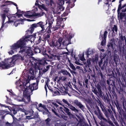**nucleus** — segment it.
I'll use <instances>...</instances> for the list:
<instances>
[{
    "label": "nucleus",
    "mask_w": 126,
    "mask_h": 126,
    "mask_svg": "<svg viewBox=\"0 0 126 126\" xmlns=\"http://www.w3.org/2000/svg\"><path fill=\"white\" fill-rule=\"evenodd\" d=\"M62 40L61 38H59L58 41L54 39H51L49 41L48 43L50 46L52 47H60L61 46V42Z\"/></svg>",
    "instance_id": "6e6552de"
},
{
    "label": "nucleus",
    "mask_w": 126,
    "mask_h": 126,
    "mask_svg": "<svg viewBox=\"0 0 126 126\" xmlns=\"http://www.w3.org/2000/svg\"><path fill=\"white\" fill-rule=\"evenodd\" d=\"M34 48H33V50L34 51L35 53H39L40 52V50L38 47H34Z\"/></svg>",
    "instance_id": "f704fd0d"
},
{
    "label": "nucleus",
    "mask_w": 126,
    "mask_h": 126,
    "mask_svg": "<svg viewBox=\"0 0 126 126\" xmlns=\"http://www.w3.org/2000/svg\"><path fill=\"white\" fill-rule=\"evenodd\" d=\"M64 1L63 0H61L60 2L59 3V5H63L64 4Z\"/></svg>",
    "instance_id": "774afa93"
},
{
    "label": "nucleus",
    "mask_w": 126,
    "mask_h": 126,
    "mask_svg": "<svg viewBox=\"0 0 126 126\" xmlns=\"http://www.w3.org/2000/svg\"><path fill=\"white\" fill-rule=\"evenodd\" d=\"M104 121L102 124V125H101V126H110L109 125L111 126H115L111 120H108L106 119H104Z\"/></svg>",
    "instance_id": "6ab92c4d"
},
{
    "label": "nucleus",
    "mask_w": 126,
    "mask_h": 126,
    "mask_svg": "<svg viewBox=\"0 0 126 126\" xmlns=\"http://www.w3.org/2000/svg\"><path fill=\"white\" fill-rule=\"evenodd\" d=\"M74 103L75 105L79 107L83 111H84L85 109V106L83 105L80 102H79L78 100L76 99L74 100Z\"/></svg>",
    "instance_id": "a211bd4d"
},
{
    "label": "nucleus",
    "mask_w": 126,
    "mask_h": 126,
    "mask_svg": "<svg viewBox=\"0 0 126 126\" xmlns=\"http://www.w3.org/2000/svg\"><path fill=\"white\" fill-rule=\"evenodd\" d=\"M6 9L3 10V12L4 13H8L9 12V10L7 8H6L7 7H6L5 6Z\"/></svg>",
    "instance_id": "69168bd1"
},
{
    "label": "nucleus",
    "mask_w": 126,
    "mask_h": 126,
    "mask_svg": "<svg viewBox=\"0 0 126 126\" xmlns=\"http://www.w3.org/2000/svg\"><path fill=\"white\" fill-rule=\"evenodd\" d=\"M46 63L47 64V62L46 61H44L43 62L42 61L37 62L34 64V67L36 69H38L39 70H40L41 67L42 66L44 65Z\"/></svg>",
    "instance_id": "f3484780"
},
{
    "label": "nucleus",
    "mask_w": 126,
    "mask_h": 126,
    "mask_svg": "<svg viewBox=\"0 0 126 126\" xmlns=\"http://www.w3.org/2000/svg\"><path fill=\"white\" fill-rule=\"evenodd\" d=\"M47 56L50 60H51L54 59V55L53 54L49 56L48 55V56Z\"/></svg>",
    "instance_id": "8fccbe9b"
},
{
    "label": "nucleus",
    "mask_w": 126,
    "mask_h": 126,
    "mask_svg": "<svg viewBox=\"0 0 126 126\" xmlns=\"http://www.w3.org/2000/svg\"><path fill=\"white\" fill-rule=\"evenodd\" d=\"M47 86L48 89L50 90L52 93H54L56 94L57 93L56 91L58 92H59L58 91H56L54 92V91L52 90V88H51V86H49V85L48 86V85H47Z\"/></svg>",
    "instance_id": "a19ab883"
},
{
    "label": "nucleus",
    "mask_w": 126,
    "mask_h": 126,
    "mask_svg": "<svg viewBox=\"0 0 126 126\" xmlns=\"http://www.w3.org/2000/svg\"><path fill=\"white\" fill-rule=\"evenodd\" d=\"M15 14H16V16H18V17L22 16H23L22 14H18V13H16Z\"/></svg>",
    "instance_id": "0e129e2a"
},
{
    "label": "nucleus",
    "mask_w": 126,
    "mask_h": 126,
    "mask_svg": "<svg viewBox=\"0 0 126 126\" xmlns=\"http://www.w3.org/2000/svg\"><path fill=\"white\" fill-rule=\"evenodd\" d=\"M66 19V18H63L62 17H60L58 19V21L60 23L61 26L63 27L64 26V24L63 23L64 22L63 19H64V20L65 21Z\"/></svg>",
    "instance_id": "bb28decb"
},
{
    "label": "nucleus",
    "mask_w": 126,
    "mask_h": 126,
    "mask_svg": "<svg viewBox=\"0 0 126 126\" xmlns=\"http://www.w3.org/2000/svg\"><path fill=\"white\" fill-rule=\"evenodd\" d=\"M5 0H4L3 1H2V3L3 4V3H4V4H2V5L1 6V8H3V7L4 6H6V7H7V6L8 5H9L10 4H8L7 3H9V2H7L6 3V1H5Z\"/></svg>",
    "instance_id": "473e14b6"
},
{
    "label": "nucleus",
    "mask_w": 126,
    "mask_h": 126,
    "mask_svg": "<svg viewBox=\"0 0 126 126\" xmlns=\"http://www.w3.org/2000/svg\"><path fill=\"white\" fill-rule=\"evenodd\" d=\"M35 5L36 6H37L40 9H42L43 8V7L44 6V5L43 4H42V5L39 4L38 3V2L37 1H36V2L35 3Z\"/></svg>",
    "instance_id": "7c9ffc66"
},
{
    "label": "nucleus",
    "mask_w": 126,
    "mask_h": 126,
    "mask_svg": "<svg viewBox=\"0 0 126 126\" xmlns=\"http://www.w3.org/2000/svg\"><path fill=\"white\" fill-rule=\"evenodd\" d=\"M51 120V119L48 118L45 120V121L46 122V125L47 126H50V122Z\"/></svg>",
    "instance_id": "e433bc0d"
},
{
    "label": "nucleus",
    "mask_w": 126,
    "mask_h": 126,
    "mask_svg": "<svg viewBox=\"0 0 126 126\" xmlns=\"http://www.w3.org/2000/svg\"><path fill=\"white\" fill-rule=\"evenodd\" d=\"M73 81L72 82V84L73 85H75L77 84V82L75 78L74 77L73 78Z\"/></svg>",
    "instance_id": "6e6d98bb"
},
{
    "label": "nucleus",
    "mask_w": 126,
    "mask_h": 126,
    "mask_svg": "<svg viewBox=\"0 0 126 126\" xmlns=\"http://www.w3.org/2000/svg\"><path fill=\"white\" fill-rule=\"evenodd\" d=\"M102 111L105 114V115L107 118L111 117L113 116L112 112L110 108L108 107L107 108L105 107L102 104L100 106Z\"/></svg>",
    "instance_id": "423d86ee"
},
{
    "label": "nucleus",
    "mask_w": 126,
    "mask_h": 126,
    "mask_svg": "<svg viewBox=\"0 0 126 126\" xmlns=\"http://www.w3.org/2000/svg\"><path fill=\"white\" fill-rule=\"evenodd\" d=\"M108 33V32L107 31H106L104 32L103 35L101 34H100L99 36L100 37H101L102 38L101 45L102 46H104L105 45L107 36Z\"/></svg>",
    "instance_id": "2eb2a0df"
},
{
    "label": "nucleus",
    "mask_w": 126,
    "mask_h": 126,
    "mask_svg": "<svg viewBox=\"0 0 126 126\" xmlns=\"http://www.w3.org/2000/svg\"><path fill=\"white\" fill-rule=\"evenodd\" d=\"M6 16H7L8 19V21L9 23H13L14 22V21L16 20V14H10L8 15L7 13Z\"/></svg>",
    "instance_id": "dca6fc26"
},
{
    "label": "nucleus",
    "mask_w": 126,
    "mask_h": 126,
    "mask_svg": "<svg viewBox=\"0 0 126 126\" xmlns=\"http://www.w3.org/2000/svg\"><path fill=\"white\" fill-rule=\"evenodd\" d=\"M91 95L93 99L94 100H95V101L96 100V98L93 93H92L91 94Z\"/></svg>",
    "instance_id": "052dcab7"
},
{
    "label": "nucleus",
    "mask_w": 126,
    "mask_h": 126,
    "mask_svg": "<svg viewBox=\"0 0 126 126\" xmlns=\"http://www.w3.org/2000/svg\"><path fill=\"white\" fill-rule=\"evenodd\" d=\"M6 14L4 13L1 15V17L2 19L3 23H4L6 18Z\"/></svg>",
    "instance_id": "37998d69"
},
{
    "label": "nucleus",
    "mask_w": 126,
    "mask_h": 126,
    "mask_svg": "<svg viewBox=\"0 0 126 126\" xmlns=\"http://www.w3.org/2000/svg\"><path fill=\"white\" fill-rule=\"evenodd\" d=\"M63 102L67 104L68 106V107L69 108L71 109L72 111H73L76 113H78L79 112V110L77 109L76 108L73 106L71 104L69 103L67 101L64 99H63L62 100Z\"/></svg>",
    "instance_id": "4468645a"
},
{
    "label": "nucleus",
    "mask_w": 126,
    "mask_h": 126,
    "mask_svg": "<svg viewBox=\"0 0 126 126\" xmlns=\"http://www.w3.org/2000/svg\"><path fill=\"white\" fill-rule=\"evenodd\" d=\"M54 21L53 19L51 18H50L48 19L46 21V23L45 25H46L47 23V22H48V24L49 26L47 27V28L46 29V32L47 33L50 34L51 33V29L52 28V25L53 23V21Z\"/></svg>",
    "instance_id": "9b49d317"
},
{
    "label": "nucleus",
    "mask_w": 126,
    "mask_h": 126,
    "mask_svg": "<svg viewBox=\"0 0 126 126\" xmlns=\"http://www.w3.org/2000/svg\"><path fill=\"white\" fill-rule=\"evenodd\" d=\"M44 26L45 25L44 24L43 22L42 21H40L37 23L33 24L30 28L31 33H32L33 32L34 28L39 27H40L41 28L42 30L44 31L45 30Z\"/></svg>",
    "instance_id": "1a4fd4ad"
},
{
    "label": "nucleus",
    "mask_w": 126,
    "mask_h": 126,
    "mask_svg": "<svg viewBox=\"0 0 126 126\" xmlns=\"http://www.w3.org/2000/svg\"><path fill=\"white\" fill-rule=\"evenodd\" d=\"M114 104L118 111L120 115H119V118L122 120V122H124V121L122 118V115L123 117L126 119V114H125L124 110L123 109L122 105L119 103V101L117 100V98L113 99Z\"/></svg>",
    "instance_id": "39448f33"
},
{
    "label": "nucleus",
    "mask_w": 126,
    "mask_h": 126,
    "mask_svg": "<svg viewBox=\"0 0 126 126\" xmlns=\"http://www.w3.org/2000/svg\"><path fill=\"white\" fill-rule=\"evenodd\" d=\"M33 48L30 47H25L21 50H20L19 52L22 53L25 52L28 56H32L33 55Z\"/></svg>",
    "instance_id": "9d476101"
},
{
    "label": "nucleus",
    "mask_w": 126,
    "mask_h": 126,
    "mask_svg": "<svg viewBox=\"0 0 126 126\" xmlns=\"http://www.w3.org/2000/svg\"><path fill=\"white\" fill-rule=\"evenodd\" d=\"M70 66L71 69L74 71L76 70V68L73 64L70 63Z\"/></svg>",
    "instance_id": "49530a36"
},
{
    "label": "nucleus",
    "mask_w": 126,
    "mask_h": 126,
    "mask_svg": "<svg viewBox=\"0 0 126 126\" xmlns=\"http://www.w3.org/2000/svg\"><path fill=\"white\" fill-rule=\"evenodd\" d=\"M119 41L120 43L122 44V42H123L124 41V42L126 41V37L125 35H123V34L122 32L119 33Z\"/></svg>",
    "instance_id": "5701e85b"
},
{
    "label": "nucleus",
    "mask_w": 126,
    "mask_h": 126,
    "mask_svg": "<svg viewBox=\"0 0 126 126\" xmlns=\"http://www.w3.org/2000/svg\"><path fill=\"white\" fill-rule=\"evenodd\" d=\"M7 2H9L10 3H11L10 4H13L14 5H15V6H17V4L15 2H12V1L7 0L6 1V3H7Z\"/></svg>",
    "instance_id": "603ef678"
},
{
    "label": "nucleus",
    "mask_w": 126,
    "mask_h": 126,
    "mask_svg": "<svg viewBox=\"0 0 126 126\" xmlns=\"http://www.w3.org/2000/svg\"><path fill=\"white\" fill-rule=\"evenodd\" d=\"M21 108L18 106H15L13 107L11 110V113H13L15 115L16 114L18 111H20Z\"/></svg>",
    "instance_id": "4be33fe9"
},
{
    "label": "nucleus",
    "mask_w": 126,
    "mask_h": 126,
    "mask_svg": "<svg viewBox=\"0 0 126 126\" xmlns=\"http://www.w3.org/2000/svg\"><path fill=\"white\" fill-rule=\"evenodd\" d=\"M24 16L28 18H30L31 17H34V14H32L31 15H28L26 13H25L24 15Z\"/></svg>",
    "instance_id": "58836bf2"
},
{
    "label": "nucleus",
    "mask_w": 126,
    "mask_h": 126,
    "mask_svg": "<svg viewBox=\"0 0 126 126\" xmlns=\"http://www.w3.org/2000/svg\"><path fill=\"white\" fill-rule=\"evenodd\" d=\"M65 1L66 3H68V6L70 8H72L75 6L74 3L76 0H65Z\"/></svg>",
    "instance_id": "b1692460"
},
{
    "label": "nucleus",
    "mask_w": 126,
    "mask_h": 126,
    "mask_svg": "<svg viewBox=\"0 0 126 126\" xmlns=\"http://www.w3.org/2000/svg\"><path fill=\"white\" fill-rule=\"evenodd\" d=\"M60 38H61L62 39V40L61 42V46L62 45H63V46H67L68 45L70 44H71V43L70 41H69V40H68L67 39H66L65 40L63 41V38L62 37H60Z\"/></svg>",
    "instance_id": "a878e982"
},
{
    "label": "nucleus",
    "mask_w": 126,
    "mask_h": 126,
    "mask_svg": "<svg viewBox=\"0 0 126 126\" xmlns=\"http://www.w3.org/2000/svg\"><path fill=\"white\" fill-rule=\"evenodd\" d=\"M51 49L49 47H47L45 48H43L42 50V54L46 56H48L47 53L51 54Z\"/></svg>",
    "instance_id": "aec40b11"
},
{
    "label": "nucleus",
    "mask_w": 126,
    "mask_h": 126,
    "mask_svg": "<svg viewBox=\"0 0 126 126\" xmlns=\"http://www.w3.org/2000/svg\"><path fill=\"white\" fill-rule=\"evenodd\" d=\"M67 115L68 116L69 118L70 119H72L74 118L75 117L74 115L72 114L71 112L69 113H68Z\"/></svg>",
    "instance_id": "79ce46f5"
},
{
    "label": "nucleus",
    "mask_w": 126,
    "mask_h": 126,
    "mask_svg": "<svg viewBox=\"0 0 126 126\" xmlns=\"http://www.w3.org/2000/svg\"><path fill=\"white\" fill-rule=\"evenodd\" d=\"M18 21L17 19H16V20H15V21H14V23L13 25H14L16 27H17L18 24H20V23H18L17 22Z\"/></svg>",
    "instance_id": "3c124183"
},
{
    "label": "nucleus",
    "mask_w": 126,
    "mask_h": 126,
    "mask_svg": "<svg viewBox=\"0 0 126 126\" xmlns=\"http://www.w3.org/2000/svg\"><path fill=\"white\" fill-rule=\"evenodd\" d=\"M80 58L79 59L82 61H84V60H85V59L84 57V53H83L82 54V56L80 57Z\"/></svg>",
    "instance_id": "09e8293b"
},
{
    "label": "nucleus",
    "mask_w": 126,
    "mask_h": 126,
    "mask_svg": "<svg viewBox=\"0 0 126 126\" xmlns=\"http://www.w3.org/2000/svg\"><path fill=\"white\" fill-rule=\"evenodd\" d=\"M6 97L7 98V102L10 103L11 102V99L9 98L7 96H6Z\"/></svg>",
    "instance_id": "bf43d9fd"
},
{
    "label": "nucleus",
    "mask_w": 126,
    "mask_h": 126,
    "mask_svg": "<svg viewBox=\"0 0 126 126\" xmlns=\"http://www.w3.org/2000/svg\"><path fill=\"white\" fill-rule=\"evenodd\" d=\"M121 1L120 0L119 3H120L118 5V8L117 10L118 14L119 15L120 14V11L122 8V7L121 6Z\"/></svg>",
    "instance_id": "2f4dec72"
},
{
    "label": "nucleus",
    "mask_w": 126,
    "mask_h": 126,
    "mask_svg": "<svg viewBox=\"0 0 126 126\" xmlns=\"http://www.w3.org/2000/svg\"><path fill=\"white\" fill-rule=\"evenodd\" d=\"M125 15V14L122 12L120 13L119 15L118 14V19H120L122 20L123 18V17Z\"/></svg>",
    "instance_id": "c756f323"
},
{
    "label": "nucleus",
    "mask_w": 126,
    "mask_h": 126,
    "mask_svg": "<svg viewBox=\"0 0 126 126\" xmlns=\"http://www.w3.org/2000/svg\"><path fill=\"white\" fill-rule=\"evenodd\" d=\"M15 84L17 87H21L22 84L25 88V91L30 92H32L33 90L37 89L38 88V85L36 84V83H34L31 85L29 84L28 86L27 85L28 84L27 83H25L19 80L16 81Z\"/></svg>",
    "instance_id": "f03ea898"
},
{
    "label": "nucleus",
    "mask_w": 126,
    "mask_h": 126,
    "mask_svg": "<svg viewBox=\"0 0 126 126\" xmlns=\"http://www.w3.org/2000/svg\"><path fill=\"white\" fill-rule=\"evenodd\" d=\"M5 126H13V122L11 123H10L7 122L6 123Z\"/></svg>",
    "instance_id": "5fc2aeb1"
},
{
    "label": "nucleus",
    "mask_w": 126,
    "mask_h": 126,
    "mask_svg": "<svg viewBox=\"0 0 126 126\" xmlns=\"http://www.w3.org/2000/svg\"><path fill=\"white\" fill-rule=\"evenodd\" d=\"M84 64L85 65L86 68L88 69V68L89 70L91 72L92 71L90 68V66H91V63L89 59H87V61L86 62H84Z\"/></svg>",
    "instance_id": "393cba45"
},
{
    "label": "nucleus",
    "mask_w": 126,
    "mask_h": 126,
    "mask_svg": "<svg viewBox=\"0 0 126 126\" xmlns=\"http://www.w3.org/2000/svg\"><path fill=\"white\" fill-rule=\"evenodd\" d=\"M118 28L117 26L114 25L113 27L112 28V31H115L116 32H117V31Z\"/></svg>",
    "instance_id": "a18cd8bd"
},
{
    "label": "nucleus",
    "mask_w": 126,
    "mask_h": 126,
    "mask_svg": "<svg viewBox=\"0 0 126 126\" xmlns=\"http://www.w3.org/2000/svg\"><path fill=\"white\" fill-rule=\"evenodd\" d=\"M59 109L61 111L65 114L67 115L71 112V111L70 110L65 106H64V107H60Z\"/></svg>",
    "instance_id": "412c9836"
},
{
    "label": "nucleus",
    "mask_w": 126,
    "mask_h": 126,
    "mask_svg": "<svg viewBox=\"0 0 126 126\" xmlns=\"http://www.w3.org/2000/svg\"><path fill=\"white\" fill-rule=\"evenodd\" d=\"M53 66L50 65H48L46 67V68H45L44 69L42 70V72L43 73H44L47 71L50 68H51V70H52Z\"/></svg>",
    "instance_id": "cd10ccee"
},
{
    "label": "nucleus",
    "mask_w": 126,
    "mask_h": 126,
    "mask_svg": "<svg viewBox=\"0 0 126 126\" xmlns=\"http://www.w3.org/2000/svg\"><path fill=\"white\" fill-rule=\"evenodd\" d=\"M123 108L125 110V114H126V101H123Z\"/></svg>",
    "instance_id": "ea45409f"
},
{
    "label": "nucleus",
    "mask_w": 126,
    "mask_h": 126,
    "mask_svg": "<svg viewBox=\"0 0 126 126\" xmlns=\"http://www.w3.org/2000/svg\"><path fill=\"white\" fill-rule=\"evenodd\" d=\"M26 42H27V39L26 37L20 39L11 46V49L15 50L20 48V50H21L25 47L24 46Z\"/></svg>",
    "instance_id": "20e7f679"
},
{
    "label": "nucleus",
    "mask_w": 126,
    "mask_h": 126,
    "mask_svg": "<svg viewBox=\"0 0 126 126\" xmlns=\"http://www.w3.org/2000/svg\"><path fill=\"white\" fill-rule=\"evenodd\" d=\"M54 59L55 60H58L59 61L60 60V56L56 55H54Z\"/></svg>",
    "instance_id": "de8ad7c7"
},
{
    "label": "nucleus",
    "mask_w": 126,
    "mask_h": 126,
    "mask_svg": "<svg viewBox=\"0 0 126 126\" xmlns=\"http://www.w3.org/2000/svg\"><path fill=\"white\" fill-rule=\"evenodd\" d=\"M110 32L111 34V36L112 37H113L115 36V33L114 31L111 30Z\"/></svg>",
    "instance_id": "4d7b16f0"
},
{
    "label": "nucleus",
    "mask_w": 126,
    "mask_h": 126,
    "mask_svg": "<svg viewBox=\"0 0 126 126\" xmlns=\"http://www.w3.org/2000/svg\"><path fill=\"white\" fill-rule=\"evenodd\" d=\"M108 47L110 48V47L111 49H113V44L110 42L107 45Z\"/></svg>",
    "instance_id": "c03bdc74"
},
{
    "label": "nucleus",
    "mask_w": 126,
    "mask_h": 126,
    "mask_svg": "<svg viewBox=\"0 0 126 126\" xmlns=\"http://www.w3.org/2000/svg\"><path fill=\"white\" fill-rule=\"evenodd\" d=\"M29 72L31 75H34V71L32 68H30V69Z\"/></svg>",
    "instance_id": "13d9d810"
},
{
    "label": "nucleus",
    "mask_w": 126,
    "mask_h": 126,
    "mask_svg": "<svg viewBox=\"0 0 126 126\" xmlns=\"http://www.w3.org/2000/svg\"><path fill=\"white\" fill-rule=\"evenodd\" d=\"M26 94L25 96L24 97L21 98V99L19 100V101H22L26 103H29L30 101L31 100V96L30 95L28 96L27 95V94H30V92H29L26 91Z\"/></svg>",
    "instance_id": "ddd939ff"
},
{
    "label": "nucleus",
    "mask_w": 126,
    "mask_h": 126,
    "mask_svg": "<svg viewBox=\"0 0 126 126\" xmlns=\"http://www.w3.org/2000/svg\"><path fill=\"white\" fill-rule=\"evenodd\" d=\"M95 108L96 110L94 111V113L97 116L98 118L101 120L100 124L101 125L102 123L104 121V119H106L104 117L102 113L101 112L99 107L97 105L96 106Z\"/></svg>",
    "instance_id": "0eeeda50"
},
{
    "label": "nucleus",
    "mask_w": 126,
    "mask_h": 126,
    "mask_svg": "<svg viewBox=\"0 0 126 126\" xmlns=\"http://www.w3.org/2000/svg\"><path fill=\"white\" fill-rule=\"evenodd\" d=\"M36 36L35 33H34L32 35H29L27 36L26 37L27 39L28 38H35V36Z\"/></svg>",
    "instance_id": "c9c22d12"
},
{
    "label": "nucleus",
    "mask_w": 126,
    "mask_h": 126,
    "mask_svg": "<svg viewBox=\"0 0 126 126\" xmlns=\"http://www.w3.org/2000/svg\"><path fill=\"white\" fill-rule=\"evenodd\" d=\"M62 73L64 75H65L69 76V77H71V75L66 70H63L62 71Z\"/></svg>",
    "instance_id": "4c0bfd02"
},
{
    "label": "nucleus",
    "mask_w": 126,
    "mask_h": 126,
    "mask_svg": "<svg viewBox=\"0 0 126 126\" xmlns=\"http://www.w3.org/2000/svg\"><path fill=\"white\" fill-rule=\"evenodd\" d=\"M42 108H43L46 111H48V110L46 108L45 105H43V106Z\"/></svg>",
    "instance_id": "e2e57ef3"
},
{
    "label": "nucleus",
    "mask_w": 126,
    "mask_h": 126,
    "mask_svg": "<svg viewBox=\"0 0 126 126\" xmlns=\"http://www.w3.org/2000/svg\"><path fill=\"white\" fill-rule=\"evenodd\" d=\"M4 61L1 63L0 62V68L3 69H8L14 66L15 64V62L16 61L12 58L5 59Z\"/></svg>",
    "instance_id": "7ed1b4c3"
},
{
    "label": "nucleus",
    "mask_w": 126,
    "mask_h": 126,
    "mask_svg": "<svg viewBox=\"0 0 126 126\" xmlns=\"http://www.w3.org/2000/svg\"><path fill=\"white\" fill-rule=\"evenodd\" d=\"M91 86L92 92L96 95L98 96L99 95L105 102H110L111 100L109 98V95L111 100L113 99L110 94L109 93V95L107 93L105 94L103 93L102 91V87L98 83L96 85H95V87L93 86L91 84Z\"/></svg>",
    "instance_id": "f257e3e1"
},
{
    "label": "nucleus",
    "mask_w": 126,
    "mask_h": 126,
    "mask_svg": "<svg viewBox=\"0 0 126 126\" xmlns=\"http://www.w3.org/2000/svg\"><path fill=\"white\" fill-rule=\"evenodd\" d=\"M42 9L47 12L48 11V8H47L45 5H44Z\"/></svg>",
    "instance_id": "338daca9"
},
{
    "label": "nucleus",
    "mask_w": 126,
    "mask_h": 126,
    "mask_svg": "<svg viewBox=\"0 0 126 126\" xmlns=\"http://www.w3.org/2000/svg\"><path fill=\"white\" fill-rule=\"evenodd\" d=\"M50 34L47 33V34H45L44 35V38L45 41L47 40L48 42L50 40Z\"/></svg>",
    "instance_id": "c85d7f7f"
},
{
    "label": "nucleus",
    "mask_w": 126,
    "mask_h": 126,
    "mask_svg": "<svg viewBox=\"0 0 126 126\" xmlns=\"http://www.w3.org/2000/svg\"><path fill=\"white\" fill-rule=\"evenodd\" d=\"M38 16L39 17H40L42 16L41 14L40 13H35L34 14V16Z\"/></svg>",
    "instance_id": "680f3d73"
},
{
    "label": "nucleus",
    "mask_w": 126,
    "mask_h": 126,
    "mask_svg": "<svg viewBox=\"0 0 126 126\" xmlns=\"http://www.w3.org/2000/svg\"><path fill=\"white\" fill-rule=\"evenodd\" d=\"M20 111L24 112L25 115H27L28 114L27 111L23 108H21V110Z\"/></svg>",
    "instance_id": "864d4df0"
},
{
    "label": "nucleus",
    "mask_w": 126,
    "mask_h": 126,
    "mask_svg": "<svg viewBox=\"0 0 126 126\" xmlns=\"http://www.w3.org/2000/svg\"><path fill=\"white\" fill-rule=\"evenodd\" d=\"M113 60L115 63L117 64L119 59L118 58L117 56H116L115 55L113 56Z\"/></svg>",
    "instance_id": "72a5a7b5"
},
{
    "label": "nucleus",
    "mask_w": 126,
    "mask_h": 126,
    "mask_svg": "<svg viewBox=\"0 0 126 126\" xmlns=\"http://www.w3.org/2000/svg\"><path fill=\"white\" fill-rule=\"evenodd\" d=\"M110 93L112 94L113 99L117 98V97L116 94L115 92V86L113 85L111 83L110 85L109 86L108 89Z\"/></svg>",
    "instance_id": "f8f14e48"
}]
</instances>
